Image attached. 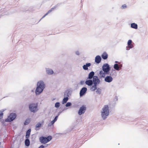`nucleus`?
Returning <instances> with one entry per match:
<instances>
[{"mask_svg": "<svg viewBox=\"0 0 148 148\" xmlns=\"http://www.w3.org/2000/svg\"><path fill=\"white\" fill-rule=\"evenodd\" d=\"M46 86L45 84L42 80H40L37 82L35 91L36 95L40 94L43 91Z\"/></svg>", "mask_w": 148, "mask_h": 148, "instance_id": "f257e3e1", "label": "nucleus"}, {"mask_svg": "<svg viewBox=\"0 0 148 148\" xmlns=\"http://www.w3.org/2000/svg\"><path fill=\"white\" fill-rule=\"evenodd\" d=\"M110 110L108 106L106 105L104 106L101 112V115L102 119L103 120H106L109 116Z\"/></svg>", "mask_w": 148, "mask_h": 148, "instance_id": "f03ea898", "label": "nucleus"}, {"mask_svg": "<svg viewBox=\"0 0 148 148\" xmlns=\"http://www.w3.org/2000/svg\"><path fill=\"white\" fill-rule=\"evenodd\" d=\"M73 92L71 88L68 89L65 91L64 94V98L62 101V103L63 104L66 103L69 99Z\"/></svg>", "mask_w": 148, "mask_h": 148, "instance_id": "7ed1b4c3", "label": "nucleus"}, {"mask_svg": "<svg viewBox=\"0 0 148 148\" xmlns=\"http://www.w3.org/2000/svg\"><path fill=\"white\" fill-rule=\"evenodd\" d=\"M29 111L33 113H35L38 110V103H31L28 105Z\"/></svg>", "mask_w": 148, "mask_h": 148, "instance_id": "20e7f679", "label": "nucleus"}, {"mask_svg": "<svg viewBox=\"0 0 148 148\" xmlns=\"http://www.w3.org/2000/svg\"><path fill=\"white\" fill-rule=\"evenodd\" d=\"M51 136L49 135L47 137L42 136L39 138V141L42 144H45L50 141L52 139Z\"/></svg>", "mask_w": 148, "mask_h": 148, "instance_id": "39448f33", "label": "nucleus"}, {"mask_svg": "<svg viewBox=\"0 0 148 148\" xmlns=\"http://www.w3.org/2000/svg\"><path fill=\"white\" fill-rule=\"evenodd\" d=\"M102 69L103 72H106L108 75L110 73V71L111 67L108 63H106L103 65L102 66Z\"/></svg>", "mask_w": 148, "mask_h": 148, "instance_id": "423d86ee", "label": "nucleus"}, {"mask_svg": "<svg viewBox=\"0 0 148 148\" xmlns=\"http://www.w3.org/2000/svg\"><path fill=\"white\" fill-rule=\"evenodd\" d=\"M16 117V113H11L6 119L5 121L7 122H11L14 120Z\"/></svg>", "mask_w": 148, "mask_h": 148, "instance_id": "0eeeda50", "label": "nucleus"}, {"mask_svg": "<svg viewBox=\"0 0 148 148\" xmlns=\"http://www.w3.org/2000/svg\"><path fill=\"white\" fill-rule=\"evenodd\" d=\"M113 75V74L112 75L111 73H110L109 75L107 76L104 77V81L109 83L112 82L113 80V78L112 77Z\"/></svg>", "mask_w": 148, "mask_h": 148, "instance_id": "6e6552de", "label": "nucleus"}, {"mask_svg": "<svg viewBox=\"0 0 148 148\" xmlns=\"http://www.w3.org/2000/svg\"><path fill=\"white\" fill-rule=\"evenodd\" d=\"M86 106L84 105H82L81 107L78 111V114L79 115H81L84 113L86 110Z\"/></svg>", "mask_w": 148, "mask_h": 148, "instance_id": "1a4fd4ad", "label": "nucleus"}, {"mask_svg": "<svg viewBox=\"0 0 148 148\" xmlns=\"http://www.w3.org/2000/svg\"><path fill=\"white\" fill-rule=\"evenodd\" d=\"M93 84L98 86L100 83V81L97 76H95L92 80Z\"/></svg>", "mask_w": 148, "mask_h": 148, "instance_id": "9d476101", "label": "nucleus"}, {"mask_svg": "<svg viewBox=\"0 0 148 148\" xmlns=\"http://www.w3.org/2000/svg\"><path fill=\"white\" fill-rule=\"evenodd\" d=\"M128 45L126 47V49L129 50L130 49L134 47V43H132V41L131 40H129L127 42Z\"/></svg>", "mask_w": 148, "mask_h": 148, "instance_id": "9b49d317", "label": "nucleus"}, {"mask_svg": "<svg viewBox=\"0 0 148 148\" xmlns=\"http://www.w3.org/2000/svg\"><path fill=\"white\" fill-rule=\"evenodd\" d=\"M87 90V88L86 87L82 88L79 92L80 97H82L84 95L86 94Z\"/></svg>", "mask_w": 148, "mask_h": 148, "instance_id": "f8f14e48", "label": "nucleus"}, {"mask_svg": "<svg viewBox=\"0 0 148 148\" xmlns=\"http://www.w3.org/2000/svg\"><path fill=\"white\" fill-rule=\"evenodd\" d=\"M106 75H108V74L106 72H103V70L100 71L99 73V78H104Z\"/></svg>", "mask_w": 148, "mask_h": 148, "instance_id": "ddd939ff", "label": "nucleus"}, {"mask_svg": "<svg viewBox=\"0 0 148 148\" xmlns=\"http://www.w3.org/2000/svg\"><path fill=\"white\" fill-rule=\"evenodd\" d=\"M101 60V58L99 55L97 56L95 58V62L96 64H99L100 63Z\"/></svg>", "mask_w": 148, "mask_h": 148, "instance_id": "4468645a", "label": "nucleus"}, {"mask_svg": "<svg viewBox=\"0 0 148 148\" xmlns=\"http://www.w3.org/2000/svg\"><path fill=\"white\" fill-rule=\"evenodd\" d=\"M44 122V121L42 120V121L41 123L39 122L35 126V130L37 131L39 130L40 128L41 127L42 125L43 124Z\"/></svg>", "mask_w": 148, "mask_h": 148, "instance_id": "2eb2a0df", "label": "nucleus"}, {"mask_svg": "<svg viewBox=\"0 0 148 148\" xmlns=\"http://www.w3.org/2000/svg\"><path fill=\"white\" fill-rule=\"evenodd\" d=\"M95 72L93 71L90 72L88 74V77H87V79H93L95 76Z\"/></svg>", "mask_w": 148, "mask_h": 148, "instance_id": "dca6fc26", "label": "nucleus"}, {"mask_svg": "<svg viewBox=\"0 0 148 148\" xmlns=\"http://www.w3.org/2000/svg\"><path fill=\"white\" fill-rule=\"evenodd\" d=\"M45 69L46 73L48 75H52L54 73L53 71L51 69L46 68Z\"/></svg>", "mask_w": 148, "mask_h": 148, "instance_id": "f3484780", "label": "nucleus"}, {"mask_svg": "<svg viewBox=\"0 0 148 148\" xmlns=\"http://www.w3.org/2000/svg\"><path fill=\"white\" fill-rule=\"evenodd\" d=\"M85 84L89 86H90L93 85L92 80L91 79H87L85 82Z\"/></svg>", "mask_w": 148, "mask_h": 148, "instance_id": "a211bd4d", "label": "nucleus"}, {"mask_svg": "<svg viewBox=\"0 0 148 148\" xmlns=\"http://www.w3.org/2000/svg\"><path fill=\"white\" fill-rule=\"evenodd\" d=\"M91 65V64L90 63H86L85 64H84L83 66V69L85 70H87L88 69V67H90Z\"/></svg>", "mask_w": 148, "mask_h": 148, "instance_id": "6ab92c4d", "label": "nucleus"}, {"mask_svg": "<svg viewBox=\"0 0 148 148\" xmlns=\"http://www.w3.org/2000/svg\"><path fill=\"white\" fill-rule=\"evenodd\" d=\"M108 55L106 52H103L101 55V58L104 60L107 59L108 58Z\"/></svg>", "mask_w": 148, "mask_h": 148, "instance_id": "aec40b11", "label": "nucleus"}, {"mask_svg": "<svg viewBox=\"0 0 148 148\" xmlns=\"http://www.w3.org/2000/svg\"><path fill=\"white\" fill-rule=\"evenodd\" d=\"M31 131V129L30 128L28 130H27L26 132L25 136L26 138H29L30 134Z\"/></svg>", "mask_w": 148, "mask_h": 148, "instance_id": "412c9836", "label": "nucleus"}, {"mask_svg": "<svg viewBox=\"0 0 148 148\" xmlns=\"http://www.w3.org/2000/svg\"><path fill=\"white\" fill-rule=\"evenodd\" d=\"M30 142L29 138H26L25 141V146L28 147L30 145Z\"/></svg>", "mask_w": 148, "mask_h": 148, "instance_id": "4be33fe9", "label": "nucleus"}, {"mask_svg": "<svg viewBox=\"0 0 148 148\" xmlns=\"http://www.w3.org/2000/svg\"><path fill=\"white\" fill-rule=\"evenodd\" d=\"M131 27L132 28L137 29H138V26L137 24L134 23L131 24Z\"/></svg>", "mask_w": 148, "mask_h": 148, "instance_id": "5701e85b", "label": "nucleus"}, {"mask_svg": "<svg viewBox=\"0 0 148 148\" xmlns=\"http://www.w3.org/2000/svg\"><path fill=\"white\" fill-rule=\"evenodd\" d=\"M91 87L90 88V90L92 91H95L97 89V85L93 84V85L91 86Z\"/></svg>", "mask_w": 148, "mask_h": 148, "instance_id": "b1692460", "label": "nucleus"}, {"mask_svg": "<svg viewBox=\"0 0 148 148\" xmlns=\"http://www.w3.org/2000/svg\"><path fill=\"white\" fill-rule=\"evenodd\" d=\"M114 68L117 71L120 70V69L119 68V65L117 63H115L114 64L113 66Z\"/></svg>", "mask_w": 148, "mask_h": 148, "instance_id": "393cba45", "label": "nucleus"}, {"mask_svg": "<svg viewBox=\"0 0 148 148\" xmlns=\"http://www.w3.org/2000/svg\"><path fill=\"white\" fill-rule=\"evenodd\" d=\"M54 9V8L53 7L51 8L48 12L44 15L43 16L42 18L41 19H42L43 18L45 17L46 15H47L48 14L51 12L52 11H53Z\"/></svg>", "mask_w": 148, "mask_h": 148, "instance_id": "a878e982", "label": "nucleus"}, {"mask_svg": "<svg viewBox=\"0 0 148 148\" xmlns=\"http://www.w3.org/2000/svg\"><path fill=\"white\" fill-rule=\"evenodd\" d=\"M5 110L2 109L0 111V120L3 118V112L5 111Z\"/></svg>", "mask_w": 148, "mask_h": 148, "instance_id": "bb28decb", "label": "nucleus"}, {"mask_svg": "<svg viewBox=\"0 0 148 148\" xmlns=\"http://www.w3.org/2000/svg\"><path fill=\"white\" fill-rule=\"evenodd\" d=\"M30 122V119L28 118L25 121L24 123V125H26L28 124Z\"/></svg>", "mask_w": 148, "mask_h": 148, "instance_id": "cd10ccee", "label": "nucleus"}, {"mask_svg": "<svg viewBox=\"0 0 148 148\" xmlns=\"http://www.w3.org/2000/svg\"><path fill=\"white\" fill-rule=\"evenodd\" d=\"M55 122L53 120L48 125V126L49 127L51 126L52 125H53L54 123Z\"/></svg>", "mask_w": 148, "mask_h": 148, "instance_id": "c85d7f7f", "label": "nucleus"}, {"mask_svg": "<svg viewBox=\"0 0 148 148\" xmlns=\"http://www.w3.org/2000/svg\"><path fill=\"white\" fill-rule=\"evenodd\" d=\"M60 106V103L59 102H56L55 105V107L57 108H59Z\"/></svg>", "mask_w": 148, "mask_h": 148, "instance_id": "c756f323", "label": "nucleus"}, {"mask_svg": "<svg viewBox=\"0 0 148 148\" xmlns=\"http://www.w3.org/2000/svg\"><path fill=\"white\" fill-rule=\"evenodd\" d=\"M72 105V103L70 102H66L65 104V106L66 107H68L71 106Z\"/></svg>", "mask_w": 148, "mask_h": 148, "instance_id": "7c9ffc66", "label": "nucleus"}, {"mask_svg": "<svg viewBox=\"0 0 148 148\" xmlns=\"http://www.w3.org/2000/svg\"><path fill=\"white\" fill-rule=\"evenodd\" d=\"M61 3H58L57 4H56V5H55L54 7H53V8H54V9L57 8L59 6H60L61 4Z\"/></svg>", "mask_w": 148, "mask_h": 148, "instance_id": "2f4dec72", "label": "nucleus"}, {"mask_svg": "<svg viewBox=\"0 0 148 148\" xmlns=\"http://www.w3.org/2000/svg\"><path fill=\"white\" fill-rule=\"evenodd\" d=\"M61 3H58L57 4H56V5H55L54 7H53V8H54V9L57 8L59 6H60L61 4Z\"/></svg>", "mask_w": 148, "mask_h": 148, "instance_id": "473e14b6", "label": "nucleus"}, {"mask_svg": "<svg viewBox=\"0 0 148 148\" xmlns=\"http://www.w3.org/2000/svg\"><path fill=\"white\" fill-rule=\"evenodd\" d=\"M127 8V5L125 4H124L122 5L121 8L122 9H125Z\"/></svg>", "mask_w": 148, "mask_h": 148, "instance_id": "72a5a7b5", "label": "nucleus"}, {"mask_svg": "<svg viewBox=\"0 0 148 148\" xmlns=\"http://www.w3.org/2000/svg\"><path fill=\"white\" fill-rule=\"evenodd\" d=\"M1 11H0V17L1 16H4V15H7L8 14V13H7L6 12H4V13H5L4 14H3V13H1Z\"/></svg>", "mask_w": 148, "mask_h": 148, "instance_id": "f704fd0d", "label": "nucleus"}, {"mask_svg": "<svg viewBox=\"0 0 148 148\" xmlns=\"http://www.w3.org/2000/svg\"><path fill=\"white\" fill-rule=\"evenodd\" d=\"M48 145V144H47L46 146H45L43 145H41L40 146L38 147V148H44L45 147H47Z\"/></svg>", "mask_w": 148, "mask_h": 148, "instance_id": "c9c22d12", "label": "nucleus"}, {"mask_svg": "<svg viewBox=\"0 0 148 148\" xmlns=\"http://www.w3.org/2000/svg\"><path fill=\"white\" fill-rule=\"evenodd\" d=\"M118 65H119V68L120 69V70L122 69V67L123 65L122 64H121V63H120L118 64Z\"/></svg>", "mask_w": 148, "mask_h": 148, "instance_id": "e433bc0d", "label": "nucleus"}, {"mask_svg": "<svg viewBox=\"0 0 148 148\" xmlns=\"http://www.w3.org/2000/svg\"><path fill=\"white\" fill-rule=\"evenodd\" d=\"M6 120V119H5V120H2V121H1V122L4 125H5V122H6V121H5Z\"/></svg>", "mask_w": 148, "mask_h": 148, "instance_id": "4c0bfd02", "label": "nucleus"}, {"mask_svg": "<svg viewBox=\"0 0 148 148\" xmlns=\"http://www.w3.org/2000/svg\"><path fill=\"white\" fill-rule=\"evenodd\" d=\"M96 92L97 94H100L101 93V91L96 90Z\"/></svg>", "mask_w": 148, "mask_h": 148, "instance_id": "58836bf2", "label": "nucleus"}, {"mask_svg": "<svg viewBox=\"0 0 148 148\" xmlns=\"http://www.w3.org/2000/svg\"><path fill=\"white\" fill-rule=\"evenodd\" d=\"M84 81L82 80V81H80V84L81 85H82L84 84Z\"/></svg>", "mask_w": 148, "mask_h": 148, "instance_id": "ea45409f", "label": "nucleus"}, {"mask_svg": "<svg viewBox=\"0 0 148 148\" xmlns=\"http://www.w3.org/2000/svg\"><path fill=\"white\" fill-rule=\"evenodd\" d=\"M75 54L79 56V52L78 51H75Z\"/></svg>", "mask_w": 148, "mask_h": 148, "instance_id": "a19ab883", "label": "nucleus"}, {"mask_svg": "<svg viewBox=\"0 0 148 148\" xmlns=\"http://www.w3.org/2000/svg\"><path fill=\"white\" fill-rule=\"evenodd\" d=\"M118 100V97L117 96H116L114 99V101H117Z\"/></svg>", "mask_w": 148, "mask_h": 148, "instance_id": "79ce46f5", "label": "nucleus"}, {"mask_svg": "<svg viewBox=\"0 0 148 148\" xmlns=\"http://www.w3.org/2000/svg\"><path fill=\"white\" fill-rule=\"evenodd\" d=\"M33 10L31 8H30V9L29 10H25V11H28L29 12H31V11H32Z\"/></svg>", "mask_w": 148, "mask_h": 148, "instance_id": "37998d69", "label": "nucleus"}, {"mask_svg": "<svg viewBox=\"0 0 148 148\" xmlns=\"http://www.w3.org/2000/svg\"><path fill=\"white\" fill-rule=\"evenodd\" d=\"M53 120L54 121V122H56L57 121V119L56 118H55H55H54V119Z\"/></svg>", "mask_w": 148, "mask_h": 148, "instance_id": "c03bdc74", "label": "nucleus"}, {"mask_svg": "<svg viewBox=\"0 0 148 148\" xmlns=\"http://www.w3.org/2000/svg\"><path fill=\"white\" fill-rule=\"evenodd\" d=\"M62 111H60L57 114V115L58 116L62 112Z\"/></svg>", "mask_w": 148, "mask_h": 148, "instance_id": "a18cd8bd", "label": "nucleus"}, {"mask_svg": "<svg viewBox=\"0 0 148 148\" xmlns=\"http://www.w3.org/2000/svg\"><path fill=\"white\" fill-rule=\"evenodd\" d=\"M96 90H97L101 91V89L99 88H97V89Z\"/></svg>", "mask_w": 148, "mask_h": 148, "instance_id": "49530a36", "label": "nucleus"}, {"mask_svg": "<svg viewBox=\"0 0 148 148\" xmlns=\"http://www.w3.org/2000/svg\"><path fill=\"white\" fill-rule=\"evenodd\" d=\"M58 116H59L57 115H56L55 116V117L56 118L58 119Z\"/></svg>", "mask_w": 148, "mask_h": 148, "instance_id": "de8ad7c7", "label": "nucleus"}, {"mask_svg": "<svg viewBox=\"0 0 148 148\" xmlns=\"http://www.w3.org/2000/svg\"><path fill=\"white\" fill-rule=\"evenodd\" d=\"M115 62L116 63H119H119H120V62H119L117 61H116Z\"/></svg>", "mask_w": 148, "mask_h": 148, "instance_id": "09e8293b", "label": "nucleus"}, {"mask_svg": "<svg viewBox=\"0 0 148 148\" xmlns=\"http://www.w3.org/2000/svg\"><path fill=\"white\" fill-rule=\"evenodd\" d=\"M55 99H56V98H53V99H52V101H53V100H55Z\"/></svg>", "mask_w": 148, "mask_h": 148, "instance_id": "8fccbe9b", "label": "nucleus"}, {"mask_svg": "<svg viewBox=\"0 0 148 148\" xmlns=\"http://www.w3.org/2000/svg\"><path fill=\"white\" fill-rule=\"evenodd\" d=\"M32 92H34V90H32Z\"/></svg>", "mask_w": 148, "mask_h": 148, "instance_id": "3c124183", "label": "nucleus"}, {"mask_svg": "<svg viewBox=\"0 0 148 148\" xmlns=\"http://www.w3.org/2000/svg\"><path fill=\"white\" fill-rule=\"evenodd\" d=\"M114 73H115V72H114Z\"/></svg>", "mask_w": 148, "mask_h": 148, "instance_id": "603ef678", "label": "nucleus"}]
</instances>
